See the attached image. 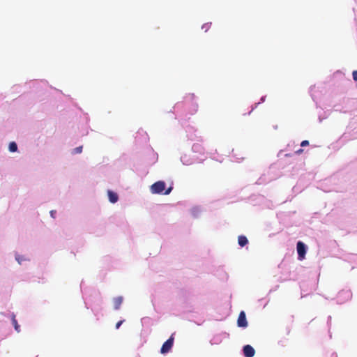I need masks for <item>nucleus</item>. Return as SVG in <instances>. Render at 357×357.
Listing matches in <instances>:
<instances>
[{"label": "nucleus", "mask_w": 357, "mask_h": 357, "mask_svg": "<svg viewBox=\"0 0 357 357\" xmlns=\"http://www.w3.org/2000/svg\"><path fill=\"white\" fill-rule=\"evenodd\" d=\"M172 190V187L165 190V183L162 181H157L151 186V192L153 194H161L163 192L164 195H167L171 192Z\"/></svg>", "instance_id": "obj_1"}, {"label": "nucleus", "mask_w": 357, "mask_h": 357, "mask_svg": "<svg viewBox=\"0 0 357 357\" xmlns=\"http://www.w3.org/2000/svg\"><path fill=\"white\" fill-rule=\"evenodd\" d=\"M173 344H174V337H173V334L171 335V337L166 341L163 343L161 349H160V352L162 354H166V353H168L172 346H173Z\"/></svg>", "instance_id": "obj_2"}, {"label": "nucleus", "mask_w": 357, "mask_h": 357, "mask_svg": "<svg viewBox=\"0 0 357 357\" xmlns=\"http://www.w3.org/2000/svg\"><path fill=\"white\" fill-rule=\"evenodd\" d=\"M296 248H297V252H298V259L303 260L305 258V254H306L305 245L303 242L298 241L297 243Z\"/></svg>", "instance_id": "obj_3"}, {"label": "nucleus", "mask_w": 357, "mask_h": 357, "mask_svg": "<svg viewBox=\"0 0 357 357\" xmlns=\"http://www.w3.org/2000/svg\"><path fill=\"white\" fill-rule=\"evenodd\" d=\"M237 325L238 327L245 328L248 326V321L246 319V315L244 311H241L239 313Z\"/></svg>", "instance_id": "obj_4"}, {"label": "nucleus", "mask_w": 357, "mask_h": 357, "mask_svg": "<svg viewBox=\"0 0 357 357\" xmlns=\"http://www.w3.org/2000/svg\"><path fill=\"white\" fill-rule=\"evenodd\" d=\"M243 354L245 357H253L255 354L254 348L248 344L243 347Z\"/></svg>", "instance_id": "obj_5"}, {"label": "nucleus", "mask_w": 357, "mask_h": 357, "mask_svg": "<svg viewBox=\"0 0 357 357\" xmlns=\"http://www.w3.org/2000/svg\"><path fill=\"white\" fill-rule=\"evenodd\" d=\"M107 195L110 202L114 204L118 201L119 197L116 192H114L112 190H108Z\"/></svg>", "instance_id": "obj_6"}, {"label": "nucleus", "mask_w": 357, "mask_h": 357, "mask_svg": "<svg viewBox=\"0 0 357 357\" xmlns=\"http://www.w3.org/2000/svg\"><path fill=\"white\" fill-rule=\"evenodd\" d=\"M123 297L122 296H117L113 299L114 303V308L115 310H119L123 303Z\"/></svg>", "instance_id": "obj_7"}, {"label": "nucleus", "mask_w": 357, "mask_h": 357, "mask_svg": "<svg viewBox=\"0 0 357 357\" xmlns=\"http://www.w3.org/2000/svg\"><path fill=\"white\" fill-rule=\"evenodd\" d=\"M238 243L241 247H243L248 243V240L246 236L241 235L238 238Z\"/></svg>", "instance_id": "obj_8"}, {"label": "nucleus", "mask_w": 357, "mask_h": 357, "mask_svg": "<svg viewBox=\"0 0 357 357\" xmlns=\"http://www.w3.org/2000/svg\"><path fill=\"white\" fill-rule=\"evenodd\" d=\"M17 150V144L15 142H12L9 144V151L10 152H15Z\"/></svg>", "instance_id": "obj_9"}, {"label": "nucleus", "mask_w": 357, "mask_h": 357, "mask_svg": "<svg viewBox=\"0 0 357 357\" xmlns=\"http://www.w3.org/2000/svg\"><path fill=\"white\" fill-rule=\"evenodd\" d=\"M82 146H79L75 149H73V154H77V153H82Z\"/></svg>", "instance_id": "obj_10"}, {"label": "nucleus", "mask_w": 357, "mask_h": 357, "mask_svg": "<svg viewBox=\"0 0 357 357\" xmlns=\"http://www.w3.org/2000/svg\"><path fill=\"white\" fill-rule=\"evenodd\" d=\"M13 324L14 325L15 329L19 332L20 331V326L17 324V321L15 318L13 319Z\"/></svg>", "instance_id": "obj_11"}, {"label": "nucleus", "mask_w": 357, "mask_h": 357, "mask_svg": "<svg viewBox=\"0 0 357 357\" xmlns=\"http://www.w3.org/2000/svg\"><path fill=\"white\" fill-rule=\"evenodd\" d=\"M353 79L355 81H357V70H354L352 73Z\"/></svg>", "instance_id": "obj_12"}, {"label": "nucleus", "mask_w": 357, "mask_h": 357, "mask_svg": "<svg viewBox=\"0 0 357 357\" xmlns=\"http://www.w3.org/2000/svg\"><path fill=\"white\" fill-rule=\"evenodd\" d=\"M307 145H309V142L307 140H303L301 144V146H305Z\"/></svg>", "instance_id": "obj_13"}, {"label": "nucleus", "mask_w": 357, "mask_h": 357, "mask_svg": "<svg viewBox=\"0 0 357 357\" xmlns=\"http://www.w3.org/2000/svg\"><path fill=\"white\" fill-rule=\"evenodd\" d=\"M123 321H124V320H121V321H118L116 324V328L119 329Z\"/></svg>", "instance_id": "obj_14"}, {"label": "nucleus", "mask_w": 357, "mask_h": 357, "mask_svg": "<svg viewBox=\"0 0 357 357\" xmlns=\"http://www.w3.org/2000/svg\"><path fill=\"white\" fill-rule=\"evenodd\" d=\"M211 26V24H205L202 26V29H205V31H207V29L210 27Z\"/></svg>", "instance_id": "obj_15"}, {"label": "nucleus", "mask_w": 357, "mask_h": 357, "mask_svg": "<svg viewBox=\"0 0 357 357\" xmlns=\"http://www.w3.org/2000/svg\"><path fill=\"white\" fill-rule=\"evenodd\" d=\"M303 152V149H299L298 150L296 151V152H295V153H296V154H301V153H302Z\"/></svg>", "instance_id": "obj_16"}, {"label": "nucleus", "mask_w": 357, "mask_h": 357, "mask_svg": "<svg viewBox=\"0 0 357 357\" xmlns=\"http://www.w3.org/2000/svg\"><path fill=\"white\" fill-rule=\"evenodd\" d=\"M344 293L347 294L348 298H351V293L349 291H347Z\"/></svg>", "instance_id": "obj_17"}, {"label": "nucleus", "mask_w": 357, "mask_h": 357, "mask_svg": "<svg viewBox=\"0 0 357 357\" xmlns=\"http://www.w3.org/2000/svg\"><path fill=\"white\" fill-rule=\"evenodd\" d=\"M55 213H56V211H50L51 216H52V218H54V214H55Z\"/></svg>", "instance_id": "obj_18"}]
</instances>
